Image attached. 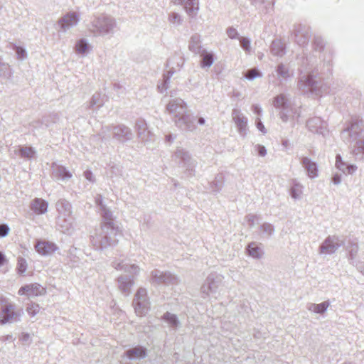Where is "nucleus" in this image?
Here are the masks:
<instances>
[{
    "mask_svg": "<svg viewBox=\"0 0 364 364\" xmlns=\"http://www.w3.org/2000/svg\"><path fill=\"white\" fill-rule=\"evenodd\" d=\"M102 221L100 227L91 235V243L96 250H105L115 247L122 235V230L112 211L106 207L99 210Z\"/></svg>",
    "mask_w": 364,
    "mask_h": 364,
    "instance_id": "nucleus-1",
    "label": "nucleus"
},
{
    "mask_svg": "<svg viewBox=\"0 0 364 364\" xmlns=\"http://www.w3.org/2000/svg\"><path fill=\"white\" fill-rule=\"evenodd\" d=\"M341 137L346 144L355 142L351 153L357 159H363L364 156V124L363 120H353L341 133Z\"/></svg>",
    "mask_w": 364,
    "mask_h": 364,
    "instance_id": "nucleus-2",
    "label": "nucleus"
},
{
    "mask_svg": "<svg viewBox=\"0 0 364 364\" xmlns=\"http://www.w3.org/2000/svg\"><path fill=\"white\" fill-rule=\"evenodd\" d=\"M166 110L174 117L175 124L183 131L196 129L195 118L188 112L184 101L181 98L173 99L166 105Z\"/></svg>",
    "mask_w": 364,
    "mask_h": 364,
    "instance_id": "nucleus-3",
    "label": "nucleus"
},
{
    "mask_svg": "<svg viewBox=\"0 0 364 364\" xmlns=\"http://www.w3.org/2000/svg\"><path fill=\"white\" fill-rule=\"evenodd\" d=\"M117 22L114 18L103 14L94 17L90 23V30L95 36H112L114 34Z\"/></svg>",
    "mask_w": 364,
    "mask_h": 364,
    "instance_id": "nucleus-4",
    "label": "nucleus"
},
{
    "mask_svg": "<svg viewBox=\"0 0 364 364\" xmlns=\"http://www.w3.org/2000/svg\"><path fill=\"white\" fill-rule=\"evenodd\" d=\"M109 132H112L113 139L120 143H125L134 138L132 130L124 124L102 127L99 135L104 139L106 134Z\"/></svg>",
    "mask_w": 364,
    "mask_h": 364,
    "instance_id": "nucleus-5",
    "label": "nucleus"
},
{
    "mask_svg": "<svg viewBox=\"0 0 364 364\" xmlns=\"http://www.w3.org/2000/svg\"><path fill=\"white\" fill-rule=\"evenodd\" d=\"M297 88L302 94L312 93L318 95L322 93L321 82L316 80V76L311 73L300 76Z\"/></svg>",
    "mask_w": 364,
    "mask_h": 364,
    "instance_id": "nucleus-6",
    "label": "nucleus"
},
{
    "mask_svg": "<svg viewBox=\"0 0 364 364\" xmlns=\"http://www.w3.org/2000/svg\"><path fill=\"white\" fill-rule=\"evenodd\" d=\"M173 158L181 167L185 168V173L188 176H195L197 161L192 158L188 151L182 148H178L174 153Z\"/></svg>",
    "mask_w": 364,
    "mask_h": 364,
    "instance_id": "nucleus-7",
    "label": "nucleus"
},
{
    "mask_svg": "<svg viewBox=\"0 0 364 364\" xmlns=\"http://www.w3.org/2000/svg\"><path fill=\"white\" fill-rule=\"evenodd\" d=\"M23 314V311L21 308H18L11 303H6L1 306L0 323L4 325L7 323L18 322Z\"/></svg>",
    "mask_w": 364,
    "mask_h": 364,
    "instance_id": "nucleus-8",
    "label": "nucleus"
},
{
    "mask_svg": "<svg viewBox=\"0 0 364 364\" xmlns=\"http://www.w3.org/2000/svg\"><path fill=\"white\" fill-rule=\"evenodd\" d=\"M223 281V277L215 273L210 274L200 287L201 296L207 299L210 294H215Z\"/></svg>",
    "mask_w": 364,
    "mask_h": 364,
    "instance_id": "nucleus-9",
    "label": "nucleus"
},
{
    "mask_svg": "<svg viewBox=\"0 0 364 364\" xmlns=\"http://www.w3.org/2000/svg\"><path fill=\"white\" fill-rule=\"evenodd\" d=\"M134 310L138 316H144L149 309V301L147 298V291L146 289L139 288L136 291L133 300Z\"/></svg>",
    "mask_w": 364,
    "mask_h": 364,
    "instance_id": "nucleus-10",
    "label": "nucleus"
},
{
    "mask_svg": "<svg viewBox=\"0 0 364 364\" xmlns=\"http://www.w3.org/2000/svg\"><path fill=\"white\" fill-rule=\"evenodd\" d=\"M150 282L158 285H174L178 283V278L170 272H162L156 269L151 272Z\"/></svg>",
    "mask_w": 364,
    "mask_h": 364,
    "instance_id": "nucleus-11",
    "label": "nucleus"
},
{
    "mask_svg": "<svg viewBox=\"0 0 364 364\" xmlns=\"http://www.w3.org/2000/svg\"><path fill=\"white\" fill-rule=\"evenodd\" d=\"M344 245L343 240L337 235L328 236L318 248L319 254L332 255Z\"/></svg>",
    "mask_w": 364,
    "mask_h": 364,
    "instance_id": "nucleus-12",
    "label": "nucleus"
},
{
    "mask_svg": "<svg viewBox=\"0 0 364 364\" xmlns=\"http://www.w3.org/2000/svg\"><path fill=\"white\" fill-rule=\"evenodd\" d=\"M79 22V16L75 11H70L60 18L58 24L60 30L63 32H67L69 29L76 26Z\"/></svg>",
    "mask_w": 364,
    "mask_h": 364,
    "instance_id": "nucleus-13",
    "label": "nucleus"
},
{
    "mask_svg": "<svg viewBox=\"0 0 364 364\" xmlns=\"http://www.w3.org/2000/svg\"><path fill=\"white\" fill-rule=\"evenodd\" d=\"M294 33L295 36V41L298 45L304 46L308 44L311 36L310 28L308 26L298 25L295 26Z\"/></svg>",
    "mask_w": 364,
    "mask_h": 364,
    "instance_id": "nucleus-14",
    "label": "nucleus"
},
{
    "mask_svg": "<svg viewBox=\"0 0 364 364\" xmlns=\"http://www.w3.org/2000/svg\"><path fill=\"white\" fill-rule=\"evenodd\" d=\"M232 117L240 134L242 137L246 136L247 129V119L242 114L240 110L237 109H234L232 111Z\"/></svg>",
    "mask_w": 364,
    "mask_h": 364,
    "instance_id": "nucleus-15",
    "label": "nucleus"
},
{
    "mask_svg": "<svg viewBox=\"0 0 364 364\" xmlns=\"http://www.w3.org/2000/svg\"><path fill=\"white\" fill-rule=\"evenodd\" d=\"M46 289L39 284L34 283L21 287L18 290L19 295H27L28 296H37L45 294Z\"/></svg>",
    "mask_w": 364,
    "mask_h": 364,
    "instance_id": "nucleus-16",
    "label": "nucleus"
},
{
    "mask_svg": "<svg viewBox=\"0 0 364 364\" xmlns=\"http://www.w3.org/2000/svg\"><path fill=\"white\" fill-rule=\"evenodd\" d=\"M51 176L62 181H66L72 177V173L63 166L53 163L51 165Z\"/></svg>",
    "mask_w": 364,
    "mask_h": 364,
    "instance_id": "nucleus-17",
    "label": "nucleus"
},
{
    "mask_svg": "<svg viewBox=\"0 0 364 364\" xmlns=\"http://www.w3.org/2000/svg\"><path fill=\"white\" fill-rule=\"evenodd\" d=\"M166 68H168V70L166 73L163 75V83L161 85L158 86V88L161 89V92H163V90H166L168 88V84L169 82V80L177 69L176 61L173 60V55L168 59L166 62Z\"/></svg>",
    "mask_w": 364,
    "mask_h": 364,
    "instance_id": "nucleus-18",
    "label": "nucleus"
},
{
    "mask_svg": "<svg viewBox=\"0 0 364 364\" xmlns=\"http://www.w3.org/2000/svg\"><path fill=\"white\" fill-rule=\"evenodd\" d=\"M306 127L309 131L314 133L325 134L326 124L320 117H314L306 122Z\"/></svg>",
    "mask_w": 364,
    "mask_h": 364,
    "instance_id": "nucleus-19",
    "label": "nucleus"
},
{
    "mask_svg": "<svg viewBox=\"0 0 364 364\" xmlns=\"http://www.w3.org/2000/svg\"><path fill=\"white\" fill-rule=\"evenodd\" d=\"M73 216H57L56 225L61 232L70 234L73 230Z\"/></svg>",
    "mask_w": 364,
    "mask_h": 364,
    "instance_id": "nucleus-20",
    "label": "nucleus"
},
{
    "mask_svg": "<svg viewBox=\"0 0 364 364\" xmlns=\"http://www.w3.org/2000/svg\"><path fill=\"white\" fill-rule=\"evenodd\" d=\"M135 129L137 132L138 137L142 141H147L150 140L149 136L151 132L147 129V124L144 119H138L135 123Z\"/></svg>",
    "mask_w": 364,
    "mask_h": 364,
    "instance_id": "nucleus-21",
    "label": "nucleus"
},
{
    "mask_svg": "<svg viewBox=\"0 0 364 364\" xmlns=\"http://www.w3.org/2000/svg\"><path fill=\"white\" fill-rule=\"evenodd\" d=\"M146 355V349L141 346H136L124 351L122 357L126 356L129 360L141 359Z\"/></svg>",
    "mask_w": 364,
    "mask_h": 364,
    "instance_id": "nucleus-22",
    "label": "nucleus"
},
{
    "mask_svg": "<svg viewBox=\"0 0 364 364\" xmlns=\"http://www.w3.org/2000/svg\"><path fill=\"white\" fill-rule=\"evenodd\" d=\"M301 164L307 172V175L311 178H314L318 176V168L316 162L312 161L308 157H302Z\"/></svg>",
    "mask_w": 364,
    "mask_h": 364,
    "instance_id": "nucleus-23",
    "label": "nucleus"
},
{
    "mask_svg": "<svg viewBox=\"0 0 364 364\" xmlns=\"http://www.w3.org/2000/svg\"><path fill=\"white\" fill-rule=\"evenodd\" d=\"M118 287L119 290L128 295L131 293V289L134 284V280L131 277L127 275L120 276L117 279Z\"/></svg>",
    "mask_w": 364,
    "mask_h": 364,
    "instance_id": "nucleus-24",
    "label": "nucleus"
},
{
    "mask_svg": "<svg viewBox=\"0 0 364 364\" xmlns=\"http://www.w3.org/2000/svg\"><path fill=\"white\" fill-rule=\"evenodd\" d=\"M112 266L117 270H122L131 274L132 277L137 275L140 270L139 266L136 264H124L123 262H119L117 260L112 262Z\"/></svg>",
    "mask_w": 364,
    "mask_h": 364,
    "instance_id": "nucleus-25",
    "label": "nucleus"
},
{
    "mask_svg": "<svg viewBox=\"0 0 364 364\" xmlns=\"http://www.w3.org/2000/svg\"><path fill=\"white\" fill-rule=\"evenodd\" d=\"M36 250L42 255H48L55 252L56 246L48 241H38L36 246Z\"/></svg>",
    "mask_w": 364,
    "mask_h": 364,
    "instance_id": "nucleus-26",
    "label": "nucleus"
},
{
    "mask_svg": "<svg viewBox=\"0 0 364 364\" xmlns=\"http://www.w3.org/2000/svg\"><path fill=\"white\" fill-rule=\"evenodd\" d=\"M58 216H72V205L65 199H60L56 203Z\"/></svg>",
    "mask_w": 364,
    "mask_h": 364,
    "instance_id": "nucleus-27",
    "label": "nucleus"
},
{
    "mask_svg": "<svg viewBox=\"0 0 364 364\" xmlns=\"http://www.w3.org/2000/svg\"><path fill=\"white\" fill-rule=\"evenodd\" d=\"M14 153L21 158L27 160L35 158L36 155V151L33 147L26 146H18V149L15 150Z\"/></svg>",
    "mask_w": 364,
    "mask_h": 364,
    "instance_id": "nucleus-28",
    "label": "nucleus"
},
{
    "mask_svg": "<svg viewBox=\"0 0 364 364\" xmlns=\"http://www.w3.org/2000/svg\"><path fill=\"white\" fill-rule=\"evenodd\" d=\"M48 202L42 198H36L31 203V209L37 215H41L47 212Z\"/></svg>",
    "mask_w": 364,
    "mask_h": 364,
    "instance_id": "nucleus-29",
    "label": "nucleus"
},
{
    "mask_svg": "<svg viewBox=\"0 0 364 364\" xmlns=\"http://www.w3.org/2000/svg\"><path fill=\"white\" fill-rule=\"evenodd\" d=\"M275 71L280 81H286L293 75V72L290 70L289 66L282 63L277 66Z\"/></svg>",
    "mask_w": 364,
    "mask_h": 364,
    "instance_id": "nucleus-30",
    "label": "nucleus"
},
{
    "mask_svg": "<svg viewBox=\"0 0 364 364\" xmlns=\"http://www.w3.org/2000/svg\"><path fill=\"white\" fill-rule=\"evenodd\" d=\"M285 43L280 39L274 40L270 46V51L272 55L282 57L285 54Z\"/></svg>",
    "mask_w": 364,
    "mask_h": 364,
    "instance_id": "nucleus-31",
    "label": "nucleus"
},
{
    "mask_svg": "<svg viewBox=\"0 0 364 364\" xmlns=\"http://www.w3.org/2000/svg\"><path fill=\"white\" fill-rule=\"evenodd\" d=\"M182 5L187 14L192 18L196 15L199 9L198 0H186Z\"/></svg>",
    "mask_w": 364,
    "mask_h": 364,
    "instance_id": "nucleus-32",
    "label": "nucleus"
},
{
    "mask_svg": "<svg viewBox=\"0 0 364 364\" xmlns=\"http://www.w3.org/2000/svg\"><path fill=\"white\" fill-rule=\"evenodd\" d=\"M346 251L348 252V260L350 264L355 265V257L357 256L358 252V245L357 242H350L349 245L346 247ZM358 269H359L360 272L361 270V264L358 266L356 264Z\"/></svg>",
    "mask_w": 364,
    "mask_h": 364,
    "instance_id": "nucleus-33",
    "label": "nucleus"
},
{
    "mask_svg": "<svg viewBox=\"0 0 364 364\" xmlns=\"http://www.w3.org/2000/svg\"><path fill=\"white\" fill-rule=\"evenodd\" d=\"M189 50L196 54H198L204 48L201 46L200 36L198 33L193 34L189 41Z\"/></svg>",
    "mask_w": 364,
    "mask_h": 364,
    "instance_id": "nucleus-34",
    "label": "nucleus"
},
{
    "mask_svg": "<svg viewBox=\"0 0 364 364\" xmlns=\"http://www.w3.org/2000/svg\"><path fill=\"white\" fill-rule=\"evenodd\" d=\"M330 304H331V303L328 300L325 301L318 304H314V303H309L307 304V309L309 311H312L316 314H323V313H325L326 311V310L329 307Z\"/></svg>",
    "mask_w": 364,
    "mask_h": 364,
    "instance_id": "nucleus-35",
    "label": "nucleus"
},
{
    "mask_svg": "<svg viewBox=\"0 0 364 364\" xmlns=\"http://www.w3.org/2000/svg\"><path fill=\"white\" fill-rule=\"evenodd\" d=\"M246 250L247 254L255 259H260L264 255L262 249L255 242H250L247 245Z\"/></svg>",
    "mask_w": 364,
    "mask_h": 364,
    "instance_id": "nucleus-36",
    "label": "nucleus"
},
{
    "mask_svg": "<svg viewBox=\"0 0 364 364\" xmlns=\"http://www.w3.org/2000/svg\"><path fill=\"white\" fill-rule=\"evenodd\" d=\"M273 105L276 109L281 110L287 109L290 106L289 105V100L284 94H280L274 97Z\"/></svg>",
    "mask_w": 364,
    "mask_h": 364,
    "instance_id": "nucleus-37",
    "label": "nucleus"
},
{
    "mask_svg": "<svg viewBox=\"0 0 364 364\" xmlns=\"http://www.w3.org/2000/svg\"><path fill=\"white\" fill-rule=\"evenodd\" d=\"M201 57V67L210 68L214 62V55L212 52H208L205 49L198 53Z\"/></svg>",
    "mask_w": 364,
    "mask_h": 364,
    "instance_id": "nucleus-38",
    "label": "nucleus"
},
{
    "mask_svg": "<svg viewBox=\"0 0 364 364\" xmlns=\"http://www.w3.org/2000/svg\"><path fill=\"white\" fill-rule=\"evenodd\" d=\"M304 186L296 179L292 180L290 196L294 199H299L303 194Z\"/></svg>",
    "mask_w": 364,
    "mask_h": 364,
    "instance_id": "nucleus-39",
    "label": "nucleus"
},
{
    "mask_svg": "<svg viewBox=\"0 0 364 364\" xmlns=\"http://www.w3.org/2000/svg\"><path fill=\"white\" fill-rule=\"evenodd\" d=\"M162 319L174 328H176L180 324L177 316L168 311L163 315Z\"/></svg>",
    "mask_w": 364,
    "mask_h": 364,
    "instance_id": "nucleus-40",
    "label": "nucleus"
},
{
    "mask_svg": "<svg viewBox=\"0 0 364 364\" xmlns=\"http://www.w3.org/2000/svg\"><path fill=\"white\" fill-rule=\"evenodd\" d=\"M223 183L224 176L222 173H219L215 176V180L210 183V186L213 191L219 192L222 189Z\"/></svg>",
    "mask_w": 364,
    "mask_h": 364,
    "instance_id": "nucleus-41",
    "label": "nucleus"
},
{
    "mask_svg": "<svg viewBox=\"0 0 364 364\" xmlns=\"http://www.w3.org/2000/svg\"><path fill=\"white\" fill-rule=\"evenodd\" d=\"M90 48V45L84 38L79 40L75 45V50L78 53L85 54Z\"/></svg>",
    "mask_w": 364,
    "mask_h": 364,
    "instance_id": "nucleus-42",
    "label": "nucleus"
},
{
    "mask_svg": "<svg viewBox=\"0 0 364 364\" xmlns=\"http://www.w3.org/2000/svg\"><path fill=\"white\" fill-rule=\"evenodd\" d=\"M104 104V95L101 93H95L92 95V99L90 102V107H92L96 105L97 107H101Z\"/></svg>",
    "mask_w": 364,
    "mask_h": 364,
    "instance_id": "nucleus-43",
    "label": "nucleus"
},
{
    "mask_svg": "<svg viewBox=\"0 0 364 364\" xmlns=\"http://www.w3.org/2000/svg\"><path fill=\"white\" fill-rule=\"evenodd\" d=\"M168 21L174 26H178L182 24L183 18L178 13L171 12L168 14Z\"/></svg>",
    "mask_w": 364,
    "mask_h": 364,
    "instance_id": "nucleus-44",
    "label": "nucleus"
},
{
    "mask_svg": "<svg viewBox=\"0 0 364 364\" xmlns=\"http://www.w3.org/2000/svg\"><path fill=\"white\" fill-rule=\"evenodd\" d=\"M11 46L12 49L16 51L18 59L23 60L24 58H26L27 53H26V50L23 48H22L21 46H18L14 43H11Z\"/></svg>",
    "mask_w": 364,
    "mask_h": 364,
    "instance_id": "nucleus-45",
    "label": "nucleus"
},
{
    "mask_svg": "<svg viewBox=\"0 0 364 364\" xmlns=\"http://www.w3.org/2000/svg\"><path fill=\"white\" fill-rule=\"evenodd\" d=\"M56 116H57L56 114H54L53 116H49V117H43L42 119L41 122H33L32 127L33 128H35V129H37V128L41 127V126H43L44 124L45 125V129H46V128H48L49 127L48 119L51 118V117L54 118Z\"/></svg>",
    "mask_w": 364,
    "mask_h": 364,
    "instance_id": "nucleus-46",
    "label": "nucleus"
},
{
    "mask_svg": "<svg viewBox=\"0 0 364 364\" xmlns=\"http://www.w3.org/2000/svg\"><path fill=\"white\" fill-rule=\"evenodd\" d=\"M260 229L264 233H266L268 236H271L274 232V226L268 223H263L260 226Z\"/></svg>",
    "mask_w": 364,
    "mask_h": 364,
    "instance_id": "nucleus-47",
    "label": "nucleus"
},
{
    "mask_svg": "<svg viewBox=\"0 0 364 364\" xmlns=\"http://www.w3.org/2000/svg\"><path fill=\"white\" fill-rule=\"evenodd\" d=\"M17 269L19 274H23L26 272L27 269V263L24 258H18Z\"/></svg>",
    "mask_w": 364,
    "mask_h": 364,
    "instance_id": "nucleus-48",
    "label": "nucleus"
},
{
    "mask_svg": "<svg viewBox=\"0 0 364 364\" xmlns=\"http://www.w3.org/2000/svg\"><path fill=\"white\" fill-rule=\"evenodd\" d=\"M279 115L283 122H287L292 118L289 107L287 109L280 110Z\"/></svg>",
    "mask_w": 364,
    "mask_h": 364,
    "instance_id": "nucleus-49",
    "label": "nucleus"
},
{
    "mask_svg": "<svg viewBox=\"0 0 364 364\" xmlns=\"http://www.w3.org/2000/svg\"><path fill=\"white\" fill-rule=\"evenodd\" d=\"M240 45L245 52H250V41L246 37L239 38Z\"/></svg>",
    "mask_w": 364,
    "mask_h": 364,
    "instance_id": "nucleus-50",
    "label": "nucleus"
},
{
    "mask_svg": "<svg viewBox=\"0 0 364 364\" xmlns=\"http://www.w3.org/2000/svg\"><path fill=\"white\" fill-rule=\"evenodd\" d=\"M244 75L247 80H252L259 76V71H258V70H257L255 68L250 69V70H247L244 73Z\"/></svg>",
    "mask_w": 364,
    "mask_h": 364,
    "instance_id": "nucleus-51",
    "label": "nucleus"
},
{
    "mask_svg": "<svg viewBox=\"0 0 364 364\" xmlns=\"http://www.w3.org/2000/svg\"><path fill=\"white\" fill-rule=\"evenodd\" d=\"M314 46L315 50L321 51L324 48L323 40L321 37H315L314 38Z\"/></svg>",
    "mask_w": 364,
    "mask_h": 364,
    "instance_id": "nucleus-52",
    "label": "nucleus"
},
{
    "mask_svg": "<svg viewBox=\"0 0 364 364\" xmlns=\"http://www.w3.org/2000/svg\"><path fill=\"white\" fill-rule=\"evenodd\" d=\"M26 311L29 315L34 316L39 311V306L38 304H32L27 307Z\"/></svg>",
    "mask_w": 364,
    "mask_h": 364,
    "instance_id": "nucleus-53",
    "label": "nucleus"
},
{
    "mask_svg": "<svg viewBox=\"0 0 364 364\" xmlns=\"http://www.w3.org/2000/svg\"><path fill=\"white\" fill-rule=\"evenodd\" d=\"M227 35L231 39L239 38L237 31L233 27H228L226 30Z\"/></svg>",
    "mask_w": 364,
    "mask_h": 364,
    "instance_id": "nucleus-54",
    "label": "nucleus"
},
{
    "mask_svg": "<svg viewBox=\"0 0 364 364\" xmlns=\"http://www.w3.org/2000/svg\"><path fill=\"white\" fill-rule=\"evenodd\" d=\"M173 60L176 61V68L179 70L184 63V58L179 54L173 55Z\"/></svg>",
    "mask_w": 364,
    "mask_h": 364,
    "instance_id": "nucleus-55",
    "label": "nucleus"
},
{
    "mask_svg": "<svg viewBox=\"0 0 364 364\" xmlns=\"http://www.w3.org/2000/svg\"><path fill=\"white\" fill-rule=\"evenodd\" d=\"M10 228L6 224L0 225V237H6L9 232Z\"/></svg>",
    "mask_w": 364,
    "mask_h": 364,
    "instance_id": "nucleus-56",
    "label": "nucleus"
},
{
    "mask_svg": "<svg viewBox=\"0 0 364 364\" xmlns=\"http://www.w3.org/2000/svg\"><path fill=\"white\" fill-rule=\"evenodd\" d=\"M336 159V167L344 172L345 164L343 162L341 156L340 155H337Z\"/></svg>",
    "mask_w": 364,
    "mask_h": 364,
    "instance_id": "nucleus-57",
    "label": "nucleus"
},
{
    "mask_svg": "<svg viewBox=\"0 0 364 364\" xmlns=\"http://www.w3.org/2000/svg\"><path fill=\"white\" fill-rule=\"evenodd\" d=\"M95 203L98 206L99 210H101V208L106 207L107 205L104 203L102 195H97L95 197Z\"/></svg>",
    "mask_w": 364,
    "mask_h": 364,
    "instance_id": "nucleus-58",
    "label": "nucleus"
},
{
    "mask_svg": "<svg viewBox=\"0 0 364 364\" xmlns=\"http://www.w3.org/2000/svg\"><path fill=\"white\" fill-rule=\"evenodd\" d=\"M289 110L291 113L292 119H294V117H296V119L300 117L301 112H300L299 108L296 109V108L292 107L291 106H289Z\"/></svg>",
    "mask_w": 364,
    "mask_h": 364,
    "instance_id": "nucleus-59",
    "label": "nucleus"
},
{
    "mask_svg": "<svg viewBox=\"0 0 364 364\" xmlns=\"http://www.w3.org/2000/svg\"><path fill=\"white\" fill-rule=\"evenodd\" d=\"M256 150L257 151L258 155L260 156H264L267 154L266 148L260 144L256 146Z\"/></svg>",
    "mask_w": 364,
    "mask_h": 364,
    "instance_id": "nucleus-60",
    "label": "nucleus"
},
{
    "mask_svg": "<svg viewBox=\"0 0 364 364\" xmlns=\"http://www.w3.org/2000/svg\"><path fill=\"white\" fill-rule=\"evenodd\" d=\"M257 218L255 215L249 214L246 216L247 221L248 223V225L250 228H252L255 225V220Z\"/></svg>",
    "mask_w": 364,
    "mask_h": 364,
    "instance_id": "nucleus-61",
    "label": "nucleus"
},
{
    "mask_svg": "<svg viewBox=\"0 0 364 364\" xmlns=\"http://www.w3.org/2000/svg\"><path fill=\"white\" fill-rule=\"evenodd\" d=\"M256 126L257 127V129L262 133L265 134L267 132V130L264 127V126L263 125L262 122H261V120L259 119V118H257L256 119Z\"/></svg>",
    "mask_w": 364,
    "mask_h": 364,
    "instance_id": "nucleus-62",
    "label": "nucleus"
},
{
    "mask_svg": "<svg viewBox=\"0 0 364 364\" xmlns=\"http://www.w3.org/2000/svg\"><path fill=\"white\" fill-rule=\"evenodd\" d=\"M84 176L85 177V178L87 180H88L90 182H94L95 181V178H94V176H93V174L92 173L89 171V170H87L84 172Z\"/></svg>",
    "mask_w": 364,
    "mask_h": 364,
    "instance_id": "nucleus-63",
    "label": "nucleus"
},
{
    "mask_svg": "<svg viewBox=\"0 0 364 364\" xmlns=\"http://www.w3.org/2000/svg\"><path fill=\"white\" fill-rule=\"evenodd\" d=\"M331 181L335 185H338L341 182V176L338 173H336L333 176Z\"/></svg>",
    "mask_w": 364,
    "mask_h": 364,
    "instance_id": "nucleus-64",
    "label": "nucleus"
}]
</instances>
